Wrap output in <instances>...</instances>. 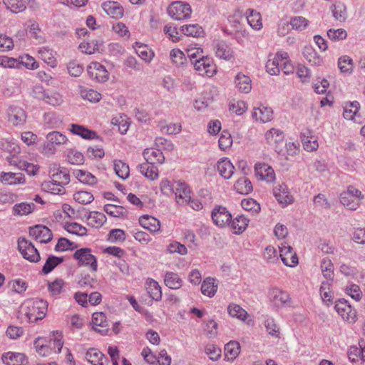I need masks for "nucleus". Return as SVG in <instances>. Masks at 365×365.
Listing matches in <instances>:
<instances>
[{"instance_id": "obj_1", "label": "nucleus", "mask_w": 365, "mask_h": 365, "mask_svg": "<svg viewBox=\"0 0 365 365\" xmlns=\"http://www.w3.org/2000/svg\"><path fill=\"white\" fill-rule=\"evenodd\" d=\"M36 351L41 356H48L52 353L59 354L63 346L62 336L58 332L53 334L48 340L44 338H38L34 343Z\"/></svg>"}, {"instance_id": "obj_2", "label": "nucleus", "mask_w": 365, "mask_h": 365, "mask_svg": "<svg viewBox=\"0 0 365 365\" xmlns=\"http://www.w3.org/2000/svg\"><path fill=\"white\" fill-rule=\"evenodd\" d=\"M48 305V302L43 299L29 300L22 307V313L29 322L34 323L45 317Z\"/></svg>"}, {"instance_id": "obj_3", "label": "nucleus", "mask_w": 365, "mask_h": 365, "mask_svg": "<svg viewBox=\"0 0 365 365\" xmlns=\"http://www.w3.org/2000/svg\"><path fill=\"white\" fill-rule=\"evenodd\" d=\"M73 257L77 261V265L90 269L92 272L98 270V261L96 256L92 254V250L88 247L78 249L73 253Z\"/></svg>"}, {"instance_id": "obj_4", "label": "nucleus", "mask_w": 365, "mask_h": 365, "mask_svg": "<svg viewBox=\"0 0 365 365\" xmlns=\"http://www.w3.org/2000/svg\"><path fill=\"white\" fill-rule=\"evenodd\" d=\"M18 250L22 257L31 262L36 263L41 259L38 250L34 247L32 242L24 237H20L18 240Z\"/></svg>"}, {"instance_id": "obj_5", "label": "nucleus", "mask_w": 365, "mask_h": 365, "mask_svg": "<svg viewBox=\"0 0 365 365\" xmlns=\"http://www.w3.org/2000/svg\"><path fill=\"white\" fill-rule=\"evenodd\" d=\"M167 12L173 19L181 21L190 16L192 9L190 4L187 3L175 1L168 7Z\"/></svg>"}, {"instance_id": "obj_6", "label": "nucleus", "mask_w": 365, "mask_h": 365, "mask_svg": "<svg viewBox=\"0 0 365 365\" xmlns=\"http://www.w3.org/2000/svg\"><path fill=\"white\" fill-rule=\"evenodd\" d=\"M49 177L57 183V186L61 188H64V186L68 185L71 180L68 169L56 164L50 167Z\"/></svg>"}, {"instance_id": "obj_7", "label": "nucleus", "mask_w": 365, "mask_h": 365, "mask_svg": "<svg viewBox=\"0 0 365 365\" xmlns=\"http://www.w3.org/2000/svg\"><path fill=\"white\" fill-rule=\"evenodd\" d=\"M192 64L200 75L211 77L216 73V66L213 63V60L208 56H200L198 59L192 62Z\"/></svg>"}, {"instance_id": "obj_8", "label": "nucleus", "mask_w": 365, "mask_h": 365, "mask_svg": "<svg viewBox=\"0 0 365 365\" xmlns=\"http://www.w3.org/2000/svg\"><path fill=\"white\" fill-rule=\"evenodd\" d=\"M289 54L285 51H278L275 54H270L266 63V71L272 75L277 76L280 72L281 61H286Z\"/></svg>"}, {"instance_id": "obj_9", "label": "nucleus", "mask_w": 365, "mask_h": 365, "mask_svg": "<svg viewBox=\"0 0 365 365\" xmlns=\"http://www.w3.org/2000/svg\"><path fill=\"white\" fill-rule=\"evenodd\" d=\"M88 76L98 83H104L108 80L109 73L106 67L98 62H91L88 68Z\"/></svg>"}, {"instance_id": "obj_10", "label": "nucleus", "mask_w": 365, "mask_h": 365, "mask_svg": "<svg viewBox=\"0 0 365 365\" xmlns=\"http://www.w3.org/2000/svg\"><path fill=\"white\" fill-rule=\"evenodd\" d=\"M211 217L215 225L224 227L231 222L232 215L225 207L216 206L212 211Z\"/></svg>"}, {"instance_id": "obj_11", "label": "nucleus", "mask_w": 365, "mask_h": 365, "mask_svg": "<svg viewBox=\"0 0 365 365\" xmlns=\"http://www.w3.org/2000/svg\"><path fill=\"white\" fill-rule=\"evenodd\" d=\"M3 3L7 9L14 14L25 11L27 6L33 10L38 6L35 0H3Z\"/></svg>"}, {"instance_id": "obj_12", "label": "nucleus", "mask_w": 365, "mask_h": 365, "mask_svg": "<svg viewBox=\"0 0 365 365\" xmlns=\"http://www.w3.org/2000/svg\"><path fill=\"white\" fill-rule=\"evenodd\" d=\"M279 248V257L283 264L287 267H294L297 265L299 261L293 248L286 242L282 243Z\"/></svg>"}, {"instance_id": "obj_13", "label": "nucleus", "mask_w": 365, "mask_h": 365, "mask_svg": "<svg viewBox=\"0 0 365 365\" xmlns=\"http://www.w3.org/2000/svg\"><path fill=\"white\" fill-rule=\"evenodd\" d=\"M67 138L63 133L58 131H52L46 135V144L43 146V150L46 153L53 154L55 152L54 145H59L65 143Z\"/></svg>"}, {"instance_id": "obj_14", "label": "nucleus", "mask_w": 365, "mask_h": 365, "mask_svg": "<svg viewBox=\"0 0 365 365\" xmlns=\"http://www.w3.org/2000/svg\"><path fill=\"white\" fill-rule=\"evenodd\" d=\"M29 235L41 243H48L53 237L51 230L42 225H36L30 227Z\"/></svg>"}, {"instance_id": "obj_15", "label": "nucleus", "mask_w": 365, "mask_h": 365, "mask_svg": "<svg viewBox=\"0 0 365 365\" xmlns=\"http://www.w3.org/2000/svg\"><path fill=\"white\" fill-rule=\"evenodd\" d=\"M273 195L279 204L286 207L293 202L294 198L290 195L287 186L284 184H279L273 188Z\"/></svg>"}, {"instance_id": "obj_16", "label": "nucleus", "mask_w": 365, "mask_h": 365, "mask_svg": "<svg viewBox=\"0 0 365 365\" xmlns=\"http://www.w3.org/2000/svg\"><path fill=\"white\" fill-rule=\"evenodd\" d=\"M334 309L344 320L354 319L356 311L345 299H338L334 303Z\"/></svg>"}, {"instance_id": "obj_17", "label": "nucleus", "mask_w": 365, "mask_h": 365, "mask_svg": "<svg viewBox=\"0 0 365 365\" xmlns=\"http://www.w3.org/2000/svg\"><path fill=\"white\" fill-rule=\"evenodd\" d=\"M271 301L274 307L282 308L290 306L289 294L280 289L274 288L269 293Z\"/></svg>"}, {"instance_id": "obj_18", "label": "nucleus", "mask_w": 365, "mask_h": 365, "mask_svg": "<svg viewBox=\"0 0 365 365\" xmlns=\"http://www.w3.org/2000/svg\"><path fill=\"white\" fill-rule=\"evenodd\" d=\"M359 108L360 104L356 101L346 103L344 106L343 117L346 120L361 123V118L358 114Z\"/></svg>"}, {"instance_id": "obj_19", "label": "nucleus", "mask_w": 365, "mask_h": 365, "mask_svg": "<svg viewBox=\"0 0 365 365\" xmlns=\"http://www.w3.org/2000/svg\"><path fill=\"white\" fill-rule=\"evenodd\" d=\"M215 56L225 61H230L234 58V51L230 45L225 41H219L215 43Z\"/></svg>"}, {"instance_id": "obj_20", "label": "nucleus", "mask_w": 365, "mask_h": 365, "mask_svg": "<svg viewBox=\"0 0 365 365\" xmlns=\"http://www.w3.org/2000/svg\"><path fill=\"white\" fill-rule=\"evenodd\" d=\"M101 7L113 19H118L123 16V8L117 1H105L102 3Z\"/></svg>"}, {"instance_id": "obj_21", "label": "nucleus", "mask_w": 365, "mask_h": 365, "mask_svg": "<svg viewBox=\"0 0 365 365\" xmlns=\"http://www.w3.org/2000/svg\"><path fill=\"white\" fill-rule=\"evenodd\" d=\"M217 169L222 178L228 180L234 174L235 167L227 158H222L217 161Z\"/></svg>"}, {"instance_id": "obj_22", "label": "nucleus", "mask_w": 365, "mask_h": 365, "mask_svg": "<svg viewBox=\"0 0 365 365\" xmlns=\"http://www.w3.org/2000/svg\"><path fill=\"white\" fill-rule=\"evenodd\" d=\"M235 88L240 93H248L252 89V81L247 75L242 73L236 74L234 78Z\"/></svg>"}, {"instance_id": "obj_23", "label": "nucleus", "mask_w": 365, "mask_h": 365, "mask_svg": "<svg viewBox=\"0 0 365 365\" xmlns=\"http://www.w3.org/2000/svg\"><path fill=\"white\" fill-rule=\"evenodd\" d=\"M255 170L256 175L259 176L262 180L272 182L275 180V173L273 168L265 163L255 164Z\"/></svg>"}, {"instance_id": "obj_24", "label": "nucleus", "mask_w": 365, "mask_h": 365, "mask_svg": "<svg viewBox=\"0 0 365 365\" xmlns=\"http://www.w3.org/2000/svg\"><path fill=\"white\" fill-rule=\"evenodd\" d=\"M133 48L136 54L145 63H150L155 56V52L146 44L135 42Z\"/></svg>"}, {"instance_id": "obj_25", "label": "nucleus", "mask_w": 365, "mask_h": 365, "mask_svg": "<svg viewBox=\"0 0 365 365\" xmlns=\"http://www.w3.org/2000/svg\"><path fill=\"white\" fill-rule=\"evenodd\" d=\"M146 290L149 297L158 302L162 299V289L158 282L152 278H148L145 282Z\"/></svg>"}, {"instance_id": "obj_26", "label": "nucleus", "mask_w": 365, "mask_h": 365, "mask_svg": "<svg viewBox=\"0 0 365 365\" xmlns=\"http://www.w3.org/2000/svg\"><path fill=\"white\" fill-rule=\"evenodd\" d=\"M1 359L6 365H23L26 361V356L24 354L11 351L4 353Z\"/></svg>"}, {"instance_id": "obj_27", "label": "nucleus", "mask_w": 365, "mask_h": 365, "mask_svg": "<svg viewBox=\"0 0 365 365\" xmlns=\"http://www.w3.org/2000/svg\"><path fill=\"white\" fill-rule=\"evenodd\" d=\"M140 225L151 232H158L160 228V221L150 215H145L139 218Z\"/></svg>"}, {"instance_id": "obj_28", "label": "nucleus", "mask_w": 365, "mask_h": 365, "mask_svg": "<svg viewBox=\"0 0 365 365\" xmlns=\"http://www.w3.org/2000/svg\"><path fill=\"white\" fill-rule=\"evenodd\" d=\"M69 130L73 135H78L86 140H92L96 137V132L91 130L86 127L79 124H71Z\"/></svg>"}, {"instance_id": "obj_29", "label": "nucleus", "mask_w": 365, "mask_h": 365, "mask_svg": "<svg viewBox=\"0 0 365 365\" xmlns=\"http://www.w3.org/2000/svg\"><path fill=\"white\" fill-rule=\"evenodd\" d=\"M175 195L177 199L181 200L182 202H187L190 200L191 190L187 184L185 182L178 181L175 190Z\"/></svg>"}, {"instance_id": "obj_30", "label": "nucleus", "mask_w": 365, "mask_h": 365, "mask_svg": "<svg viewBox=\"0 0 365 365\" xmlns=\"http://www.w3.org/2000/svg\"><path fill=\"white\" fill-rule=\"evenodd\" d=\"M143 156L146 162L153 163V165L155 163L162 164L165 160L163 153L159 149L146 148L143 152Z\"/></svg>"}, {"instance_id": "obj_31", "label": "nucleus", "mask_w": 365, "mask_h": 365, "mask_svg": "<svg viewBox=\"0 0 365 365\" xmlns=\"http://www.w3.org/2000/svg\"><path fill=\"white\" fill-rule=\"evenodd\" d=\"M248 24L255 30H259L262 26L261 14L253 9H248L245 12Z\"/></svg>"}, {"instance_id": "obj_32", "label": "nucleus", "mask_w": 365, "mask_h": 365, "mask_svg": "<svg viewBox=\"0 0 365 365\" xmlns=\"http://www.w3.org/2000/svg\"><path fill=\"white\" fill-rule=\"evenodd\" d=\"M140 173L150 180H154L158 177V169L153 165L145 162L138 165Z\"/></svg>"}, {"instance_id": "obj_33", "label": "nucleus", "mask_w": 365, "mask_h": 365, "mask_svg": "<svg viewBox=\"0 0 365 365\" xmlns=\"http://www.w3.org/2000/svg\"><path fill=\"white\" fill-rule=\"evenodd\" d=\"M217 290V284L216 279L213 277H207L201 285V292L202 294L209 297H212Z\"/></svg>"}, {"instance_id": "obj_34", "label": "nucleus", "mask_w": 365, "mask_h": 365, "mask_svg": "<svg viewBox=\"0 0 365 365\" xmlns=\"http://www.w3.org/2000/svg\"><path fill=\"white\" fill-rule=\"evenodd\" d=\"M249 223V220L243 215H237L233 220H231V222H229L228 225L233 230L234 233L240 235L242 233Z\"/></svg>"}, {"instance_id": "obj_35", "label": "nucleus", "mask_w": 365, "mask_h": 365, "mask_svg": "<svg viewBox=\"0 0 365 365\" xmlns=\"http://www.w3.org/2000/svg\"><path fill=\"white\" fill-rule=\"evenodd\" d=\"M164 283L170 289H178L182 285V280L178 274L173 272H166L164 276Z\"/></svg>"}, {"instance_id": "obj_36", "label": "nucleus", "mask_w": 365, "mask_h": 365, "mask_svg": "<svg viewBox=\"0 0 365 365\" xmlns=\"http://www.w3.org/2000/svg\"><path fill=\"white\" fill-rule=\"evenodd\" d=\"M235 190L240 195H248L253 190L251 181L245 178H239L234 185Z\"/></svg>"}, {"instance_id": "obj_37", "label": "nucleus", "mask_w": 365, "mask_h": 365, "mask_svg": "<svg viewBox=\"0 0 365 365\" xmlns=\"http://www.w3.org/2000/svg\"><path fill=\"white\" fill-rule=\"evenodd\" d=\"M38 54L41 58L51 68H55L57 66L56 52L52 49L48 47L40 48L38 50Z\"/></svg>"}, {"instance_id": "obj_38", "label": "nucleus", "mask_w": 365, "mask_h": 365, "mask_svg": "<svg viewBox=\"0 0 365 365\" xmlns=\"http://www.w3.org/2000/svg\"><path fill=\"white\" fill-rule=\"evenodd\" d=\"M63 261V257H57L53 255H50L48 256L41 271L44 274H48Z\"/></svg>"}, {"instance_id": "obj_39", "label": "nucleus", "mask_w": 365, "mask_h": 365, "mask_svg": "<svg viewBox=\"0 0 365 365\" xmlns=\"http://www.w3.org/2000/svg\"><path fill=\"white\" fill-rule=\"evenodd\" d=\"M86 358L92 365H103V359H108L102 352L95 348H91L86 351Z\"/></svg>"}, {"instance_id": "obj_40", "label": "nucleus", "mask_w": 365, "mask_h": 365, "mask_svg": "<svg viewBox=\"0 0 365 365\" xmlns=\"http://www.w3.org/2000/svg\"><path fill=\"white\" fill-rule=\"evenodd\" d=\"M180 32L188 36L200 37L204 34L203 29L198 24H185L180 27Z\"/></svg>"}, {"instance_id": "obj_41", "label": "nucleus", "mask_w": 365, "mask_h": 365, "mask_svg": "<svg viewBox=\"0 0 365 365\" xmlns=\"http://www.w3.org/2000/svg\"><path fill=\"white\" fill-rule=\"evenodd\" d=\"M1 180L2 182L8 185H17L24 183L25 178L21 173H2L1 175Z\"/></svg>"}, {"instance_id": "obj_42", "label": "nucleus", "mask_w": 365, "mask_h": 365, "mask_svg": "<svg viewBox=\"0 0 365 365\" xmlns=\"http://www.w3.org/2000/svg\"><path fill=\"white\" fill-rule=\"evenodd\" d=\"M284 133L279 129L272 128L266 132L265 139L268 144H282L284 143Z\"/></svg>"}, {"instance_id": "obj_43", "label": "nucleus", "mask_w": 365, "mask_h": 365, "mask_svg": "<svg viewBox=\"0 0 365 365\" xmlns=\"http://www.w3.org/2000/svg\"><path fill=\"white\" fill-rule=\"evenodd\" d=\"M240 352V345L236 341H230L225 346V356L227 361H232L237 357Z\"/></svg>"}, {"instance_id": "obj_44", "label": "nucleus", "mask_w": 365, "mask_h": 365, "mask_svg": "<svg viewBox=\"0 0 365 365\" xmlns=\"http://www.w3.org/2000/svg\"><path fill=\"white\" fill-rule=\"evenodd\" d=\"M272 113V110L270 108L262 106L254 110L252 117L257 120H259L262 123H267L271 120Z\"/></svg>"}, {"instance_id": "obj_45", "label": "nucleus", "mask_w": 365, "mask_h": 365, "mask_svg": "<svg viewBox=\"0 0 365 365\" xmlns=\"http://www.w3.org/2000/svg\"><path fill=\"white\" fill-rule=\"evenodd\" d=\"M73 175L79 182L83 184L93 185L97 182L96 178L88 171L76 170L73 171Z\"/></svg>"}, {"instance_id": "obj_46", "label": "nucleus", "mask_w": 365, "mask_h": 365, "mask_svg": "<svg viewBox=\"0 0 365 365\" xmlns=\"http://www.w3.org/2000/svg\"><path fill=\"white\" fill-rule=\"evenodd\" d=\"M26 119V113L21 108H16L9 114V121L16 126L23 125Z\"/></svg>"}, {"instance_id": "obj_47", "label": "nucleus", "mask_w": 365, "mask_h": 365, "mask_svg": "<svg viewBox=\"0 0 365 365\" xmlns=\"http://www.w3.org/2000/svg\"><path fill=\"white\" fill-rule=\"evenodd\" d=\"M337 65L342 73L351 74L353 71V60L347 55L340 56L338 59Z\"/></svg>"}, {"instance_id": "obj_48", "label": "nucleus", "mask_w": 365, "mask_h": 365, "mask_svg": "<svg viewBox=\"0 0 365 365\" xmlns=\"http://www.w3.org/2000/svg\"><path fill=\"white\" fill-rule=\"evenodd\" d=\"M320 268L324 277L326 278L327 280H333L334 264L329 258L324 257L322 259Z\"/></svg>"}, {"instance_id": "obj_49", "label": "nucleus", "mask_w": 365, "mask_h": 365, "mask_svg": "<svg viewBox=\"0 0 365 365\" xmlns=\"http://www.w3.org/2000/svg\"><path fill=\"white\" fill-rule=\"evenodd\" d=\"M64 229L70 234L79 237H84L87 235V229L78 222H66Z\"/></svg>"}, {"instance_id": "obj_50", "label": "nucleus", "mask_w": 365, "mask_h": 365, "mask_svg": "<svg viewBox=\"0 0 365 365\" xmlns=\"http://www.w3.org/2000/svg\"><path fill=\"white\" fill-rule=\"evenodd\" d=\"M35 207L33 202L17 203L13 207V214L21 216L27 215L34 211Z\"/></svg>"}, {"instance_id": "obj_51", "label": "nucleus", "mask_w": 365, "mask_h": 365, "mask_svg": "<svg viewBox=\"0 0 365 365\" xmlns=\"http://www.w3.org/2000/svg\"><path fill=\"white\" fill-rule=\"evenodd\" d=\"M88 225L95 227H101L106 221V217L103 212L93 211L88 216Z\"/></svg>"}, {"instance_id": "obj_52", "label": "nucleus", "mask_w": 365, "mask_h": 365, "mask_svg": "<svg viewBox=\"0 0 365 365\" xmlns=\"http://www.w3.org/2000/svg\"><path fill=\"white\" fill-rule=\"evenodd\" d=\"M114 170L115 174L121 179L125 180L130 175L129 166L122 160L114 161Z\"/></svg>"}, {"instance_id": "obj_53", "label": "nucleus", "mask_w": 365, "mask_h": 365, "mask_svg": "<svg viewBox=\"0 0 365 365\" xmlns=\"http://www.w3.org/2000/svg\"><path fill=\"white\" fill-rule=\"evenodd\" d=\"M227 312L232 317H235L242 321H245L247 317V312L236 304H230L227 307Z\"/></svg>"}, {"instance_id": "obj_54", "label": "nucleus", "mask_w": 365, "mask_h": 365, "mask_svg": "<svg viewBox=\"0 0 365 365\" xmlns=\"http://www.w3.org/2000/svg\"><path fill=\"white\" fill-rule=\"evenodd\" d=\"M301 140L304 149L307 152L316 150L319 147L317 140L314 137L307 135L306 133L301 134Z\"/></svg>"}, {"instance_id": "obj_55", "label": "nucleus", "mask_w": 365, "mask_h": 365, "mask_svg": "<svg viewBox=\"0 0 365 365\" xmlns=\"http://www.w3.org/2000/svg\"><path fill=\"white\" fill-rule=\"evenodd\" d=\"M232 143L233 141L230 133L227 130H223L218 140V145L220 149L225 151L230 148Z\"/></svg>"}, {"instance_id": "obj_56", "label": "nucleus", "mask_w": 365, "mask_h": 365, "mask_svg": "<svg viewBox=\"0 0 365 365\" xmlns=\"http://www.w3.org/2000/svg\"><path fill=\"white\" fill-rule=\"evenodd\" d=\"M77 247V245L66 237L58 239L54 250L56 252H64L66 250H73Z\"/></svg>"}, {"instance_id": "obj_57", "label": "nucleus", "mask_w": 365, "mask_h": 365, "mask_svg": "<svg viewBox=\"0 0 365 365\" xmlns=\"http://www.w3.org/2000/svg\"><path fill=\"white\" fill-rule=\"evenodd\" d=\"M42 190L45 192H50L53 195H63L65 189L57 186V183L53 180L45 181L41 184Z\"/></svg>"}, {"instance_id": "obj_58", "label": "nucleus", "mask_w": 365, "mask_h": 365, "mask_svg": "<svg viewBox=\"0 0 365 365\" xmlns=\"http://www.w3.org/2000/svg\"><path fill=\"white\" fill-rule=\"evenodd\" d=\"M80 94L83 99L88 100L92 103L98 102L101 98V95L100 93L93 89H89L86 88H81Z\"/></svg>"}, {"instance_id": "obj_59", "label": "nucleus", "mask_w": 365, "mask_h": 365, "mask_svg": "<svg viewBox=\"0 0 365 365\" xmlns=\"http://www.w3.org/2000/svg\"><path fill=\"white\" fill-rule=\"evenodd\" d=\"M304 58L312 66H319L322 63L323 59L312 48H307L303 52Z\"/></svg>"}, {"instance_id": "obj_60", "label": "nucleus", "mask_w": 365, "mask_h": 365, "mask_svg": "<svg viewBox=\"0 0 365 365\" xmlns=\"http://www.w3.org/2000/svg\"><path fill=\"white\" fill-rule=\"evenodd\" d=\"M65 282L62 279H56L54 281L48 283V289L51 295L57 297L61 293Z\"/></svg>"}, {"instance_id": "obj_61", "label": "nucleus", "mask_w": 365, "mask_h": 365, "mask_svg": "<svg viewBox=\"0 0 365 365\" xmlns=\"http://www.w3.org/2000/svg\"><path fill=\"white\" fill-rule=\"evenodd\" d=\"M264 327L269 335L275 338H279V327L272 317H267L265 319Z\"/></svg>"}, {"instance_id": "obj_62", "label": "nucleus", "mask_w": 365, "mask_h": 365, "mask_svg": "<svg viewBox=\"0 0 365 365\" xmlns=\"http://www.w3.org/2000/svg\"><path fill=\"white\" fill-rule=\"evenodd\" d=\"M99 42L97 40H91L83 41L79 45V48L83 53L86 54H93L98 50Z\"/></svg>"}, {"instance_id": "obj_63", "label": "nucleus", "mask_w": 365, "mask_h": 365, "mask_svg": "<svg viewBox=\"0 0 365 365\" xmlns=\"http://www.w3.org/2000/svg\"><path fill=\"white\" fill-rule=\"evenodd\" d=\"M73 199L80 204L87 205L93 201L94 197L89 192L81 190L74 193Z\"/></svg>"}, {"instance_id": "obj_64", "label": "nucleus", "mask_w": 365, "mask_h": 365, "mask_svg": "<svg viewBox=\"0 0 365 365\" xmlns=\"http://www.w3.org/2000/svg\"><path fill=\"white\" fill-rule=\"evenodd\" d=\"M327 36L332 41H339L344 40L347 36V33L344 29H330L327 31Z\"/></svg>"}]
</instances>
